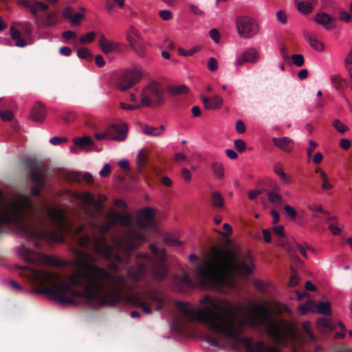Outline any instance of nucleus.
Wrapping results in <instances>:
<instances>
[{
  "label": "nucleus",
  "instance_id": "nucleus-35",
  "mask_svg": "<svg viewBox=\"0 0 352 352\" xmlns=\"http://www.w3.org/2000/svg\"><path fill=\"white\" fill-rule=\"evenodd\" d=\"M188 88L185 85L178 86H170L168 87V91L173 96H177L184 93H187Z\"/></svg>",
  "mask_w": 352,
  "mask_h": 352
},
{
  "label": "nucleus",
  "instance_id": "nucleus-54",
  "mask_svg": "<svg viewBox=\"0 0 352 352\" xmlns=\"http://www.w3.org/2000/svg\"><path fill=\"white\" fill-rule=\"evenodd\" d=\"M307 208L313 212H318L321 214H327V210H324L322 205H308Z\"/></svg>",
  "mask_w": 352,
  "mask_h": 352
},
{
  "label": "nucleus",
  "instance_id": "nucleus-20",
  "mask_svg": "<svg viewBox=\"0 0 352 352\" xmlns=\"http://www.w3.org/2000/svg\"><path fill=\"white\" fill-rule=\"evenodd\" d=\"M272 142L276 146L285 152H290L294 148V141L287 137L274 138Z\"/></svg>",
  "mask_w": 352,
  "mask_h": 352
},
{
  "label": "nucleus",
  "instance_id": "nucleus-2",
  "mask_svg": "<svg viewBox=\"0 0 352 352\" xmlns=\"http://www.w3.org/2000/svg\"><path fill=\"white\" fill-rule=\"evenodd\" d=\"M199 303L201 305L195 309L184 302H175V306L185 316L186 320H175L178 331H182L187 322L197 321L206 325L211 331L230 340L234 347L243 345L247 352H280L278 345H286L298 337V328L294 322L283 319L280 322V327L272 321L270 311L265 307L256 305L254 323L265 327L275 345H267L263 341L253 344L251 338L241 336L245 324L236 319L237 310L234 305L228 300L214 298L208 294L204 296Z\"/></svg>",
  "mask_w": 352,
  "mask_h": 352
},
{
  "label": "nucleus",
  "instance_id": "nucleus-49",
  "mask_svg": "<svg viewBox=\"0 0 352 352\" xmlns=\"http://www.w3.org/2000/svg\"><path fill=\"white\" fill-rule=\"evenodd\" d=\"M14 117L13 113L11 111H0V118L4 122L10 121Z\"/></svg>",
  "mask_w": 352,
  "mask_h": 352
},
{
  "label": "nucleus",
  "instance_id": "nucleus-19",
  "mask_svg": "<svg viewBox=\"0 0 352 352\" xmlns=\"http://www.w3.org/2000/svg\"><path fill=\"white\" fill-rule=\"evenodd\" d=\"M314 21L325 30H330L335 27L333 23L336 19L324 12H320L315 15Z\"/></svg>",
  "mask_w": 352,
  "mask_h": 352
},
{
  "label": "nucleus",
  "instance_id": "nucleus-24",
  "mask_svg": "<svg viewBox=\"0 0 352 352\" xmlns=\"http://www.w3.org/2000/svg\"><path fill=\"white\" fill-rule=\"evenodd\" d=\"M73 142L75 146L85 150L89 149L94 145V140L87 135H85L81 138H74L73 139Z\"/></svg>",
  "mask_w": 352,
  "mask_h": 352
},
{
  "label": "nucleus",
  "instance_id": "nucleus-13",
  "mask_svg": "<svg viewBox=\"0 0 352 352\" xmlns=\"http://www.w3.org/2000/svg\"><path fill=\"white\" fill-rule=\"evenodd\" d=\"M142 78L141 72L136 69H128L120 77L116 87L120 91H125L138 83Z\"/></svg>",
  "mask_w": 352,
  "mask_h": 352
},
{
  "label": "nucleus",
  "instance_id": "nucleus-11",
  "mask_svg": "<svg viewBox=\"0 0 352 352\" xmlns=\"http://www.w3.org/2000/svg\"><path fill=\"white\" fill-rule=\"evenodd\" d=\"M18 252L19 256L30 264L44 263L51 266L59 265V261L54 256L33 252L24 246H21Z\"/></svg>",
  "mask_w": 352,
  "mask_h": 352
},
{
  "label": "nucleus",
  "instance_id": "nucleus-26",
  "mask_svg": "<svg viewBox=\"0 0 352 352\" xmlns=\"http://www.w3.org/2000/svg\"><path fill=\"white\" fill-rule=\"evenodd\" d=\"M131 47L134 52L140 57H144L146 56V47L144 42L139 38L129 43Z\"/></svg>",
  "mask_w": 352,
  "mask_h": 352
},
{
  "label": "nucleus",
  "instance_id": "nucleus-48",
  "mask_svg": "<svg viewBox=\"0 0 352 352\" xmlns=\"http://www.w3.org/2000/svg\"><path fill=\"white\" fill-rule=\"evenodd\" d=\"M96 34L94 32H88L87 34L82 36L80 38V42L81 43H88L93 41L95 38Z\"/></svg>",
  "mask_w": 352,
  "mask_h": 352
},
{
  "label": "nucleus",
  "instance_id": "nucleus-43",
  "mask_svg": "<svg viewBox=\"0 0 352 352\" xmlns=\"http://www.w3.org/2000/svg\"><path fill=\"white\" fill-rule=\"evenodd\" d=\"M292 63L296 67H302L305 64L304 56L302 54H295L291 56Z\"/></svg>",
  "mask_w": 352,
  "mask_h": 352
},
{
  "label": "nucleus",
  "instance_id": "nucleus-12",
  "mask_svg": "<svg viewBox=\"0 0 352 352\" xmlns=\"http://www.w3.org/2000/svg\"><path fill=\"white\" fill-rule=\"evenodd\" d=\"M236 24L239 34L245 38L255 36L259 31L258 23L248 16H240L236 18Z\"/></svg>",
  "mask_w": 352,
  "mask_h": 352
},
{
  "label": "nucleus",
  "instance_id": "nucleus-14",
  "mask_svg": "<svg viewBox=\"0 0 352 352\" xmlns=\"http://www.w3.org/2000/svg\"><path fill=\"white\" fill-rule=\"evenodd\" d=\"M298 309L302 315L306 314L308 311H317L325 316L331 314V304L328 301L320 302L316 305L314 300H308L304 304L300 305Z\"/></svg>",
  "mask_w": 352,
  "mask_h": 352
},
{
  "label": "nucleus",
  "instance_id": "nucleus-3",
  "mask_svg": "<svg viewBox=\"0 0 352 352\" xmlns=\"http://www.w3.org/2000/svg\"><path fill=\"white\" fill-rule=\"evenodd\" d=\"M34 212V206L27 195H19L3 204V197L0 190V234L3 232V226H13L24 234L29 241L39 248L44 243L54 241L62 243L65 232L66 212L64 208L47 207V216L53 229H47L42 220L43 228L38 229L27 223V219Z\"/></svg>",
  "mask_w": 352,
  "mask_h": 352
},
{
  "label": "nucleus",
  "instance_id": "nucleus-17",
  "mask_svg": "<svg viewBox=\"0 0 352 352\" xmlns=\"http://www.w3.org/2000/svg\"><path fill=\"white\" fill-rule=\"evenodd\" d=\"M259 58L258 52L254 47H250L237 58L236 65H242L246 63H255Z\"/></svg>",
  "mask_w": 352,
  "mask_h": 352
},
{
  "label": "nucleus",
  "instance_id": "nucleus-21",
  "mask_svg": "<svg viewBox=\"0 0 352 352\" xmlns=\"http://www.w3.org/2000/svg\"><path fill=\"white\" fill-rule=\"evenodd\" d=\"M45 114V107L40 103H36L32 109L30 118L34 122H41L44 120Z\"/></svg>",
  "mask_w": 352,
  "mask_h": 352
},
{
  "label": "nucleus",
  "instance_id": "nucleus-42",
  "mask_svg": "<svg viewBox=\"0 0 352 352\" xmlns=\"http://www.w3.org/2000/svg\"><path fill=\"white\" fill-rule=\"evenodd\" d=\"M126 38L129 43H131L135 40L140 38L138 30L133 27L131 26L126 33Z\"/></svg>",
  "mask_w": 352,
  "mask_h": 352
},
{
  "label": "nucleus",
  "instance_id": "nucleus-44",
  "mask_svg": "<svg viewBox=\"0 0 352 352\" xmlns=\"http://www.w3.org/2000/svg\"><path fill=\"white\" fill-rule=\"evenodd\" d=\"M302 328L308 336L311 342L316 340V337L311 331V324L309 321H305L302 323Z\"/></svg>",
  "mask_w": 352,
  "mask_h": 352
},
{
  "label": "nucleus",
  "instance_id": "nucleus-16",
  "mask_svg": "<svg viewBox=\"0 0 352 352\" xmlns=\"http://www.w3.org/2000/svg\"><path fill=\"white\" fill-rule=\"evenodd\" d=\"M107 131L109 139L123 141L126 137L127 126L124 124H111L107 129Z\"/></svg>",
  "mask_w": 352,
  "mask_h": 352
},
{
  "label": "nucleus",
  "instance_id": "nucleus-38",
  "mask_svg": "<svg viewBox=\"0 0 352 352\" xmlns=\"http://www.w3.org/2000/svg\"><path fill=\"white\" fill-rule=\"evenodd\" d=\"M177 278L178 281L186 287H192L194 286L193 281L186 272H184L182 276H178Z\"/></svg>",
  "mask_w": 352,
  "mask_h": 352
},
{
  "label": "nucleus",
  "instance_id": "nucleus-9",
  "mask_svg": "<svg viewBox=\"0 0 352 352\" xmlns=\"http://www.w3.org/2000/svg\"><path fill=\"white\" fill-rule=\"evenodd\" d=\"M146 241L145 235L140 231L130 229L124 232V239H115L114 244L120 249H124L129 254L139 245Z\"/></svg>",
  "mask_w": 352,
  "mask_h": 352
},
{
  "label": "nucleus",
  "instance_id": "nucleus-39",
  "mask_svg": "<svg viewBox=\"0 0 352 352\" xmlns=\"http://www.w3.org/2000/svg\"><path fill=\"white\" fill-rule=\"evenodd\" d=\"M223 103V98L219 96H214L210 98L209 110L220 109Z\"/></svg>",
  "mask_w": 352,
  "mask_h": 352
},
{
  "label": "nucleus",
  "instance_id": "nucleus-6",
  "mask_svg": "<svg viewBox=\"0 0 352 352\" xmlns=\"http://www.w3.org/2000/svg\"><path fill=\"white\" fill-rule=\"evenodd\" d=\"M150 250L153 256L148 253H138L137 258L144 260L146 263L138 262L136 265L130 267L128 275L134 281L142 280L148 272L147 263L151 265V274L155 280H162L166 278L168 268L166 265V252L165 249L160 250L155 245H151Z\"/></svg>",
  "mask_w": 352,
  "mask_h": 352
},
{
  "label": "nucleus",
  "instance_id": "nucleus-33",
  "mask_svg": "<svg viewBox=\"0 0 352 352\" xmlns=\"http://www.w3.org/2000/svg\"><path fill=\"white\" fill-rule=\"evenodd\" d=\"M211 199L213 207L223 208L224 206V199L219 192H213L211 195Z\"/></svg>",
  "mask_w": 352,
  "mask_h": 352
},
{
  "label": "nucleus",
  "instance_id": "nucleus-23",
  "mask_svg": "<svg viewBox=\"0 0 352 352\" xmlns=\"http://www.w3.org/2000/svg\"><path fill=\"white\" fill-rule=\"evenodd\" d=\"M303 36L309 42L310 46L316 51L322 52L324 50V44L309 32H303Z\"/></svg>",
  "mask_w": 352,
  "mask_h": 352
},
{
  "label": "nucleus",
  "instance_id": "nucleus-61",
  "mask_svg": "<svg viewBox=\"0 0 352 352\" xmlns=\"http://www.w3.org/2000/svg\"><path fill=\"white\" fill-rule=\"evenodd\" d=\"M309 146L307 148V156L310 157L312 155L314 150L318 146V143L314 140H309Z\"/></svg>",
  "mask_w": 352,
  "mask_h": 352
},
{
  "label": "nucleus",
  "instance_id": "nucleus-60",
  "mask_svg": "<svg viewBox=\"0 0 352 352\" xmlns=\"http://www.w3.org/2000/svg\"><path fill=\"white\" fill-rule=\"evenodd\" d=\"M277 20L283 24L287 23V17L285 12L283 10H279L276 12Z\"/></svg>",
  "mask_w": 352,
  "mask_h": 352
},
{
  "label": "nucleus",
  "instance_id": "nucleus-7",
  "mask_svg": "<svg viewBox=\"0 0 352 352\" xmlns=\"http://www.w3.org/2000/svg\"><path fill=\"white\" fill-rule=\"evenodd\" d=\"M25 166L30 176L31 182L34 184L30 189V193L34 197H38L41 189L45 185L46 168L41 162L36 160H27Z\"/></svg>",
  "mask_w": 352,
  "mask_h": 352
},
{
  "label": "nucleus",
  "instance_id": "nucleus-28",
  "mask_svg": "<svg viewBox=\"0 0 352 352\" xmlns=\"http://www.w3.org/2000/svg\"><path fill=\"white\" fill-rule=\"evenodd\" d=\"M316 173L320 175V177L322 180L321 188L323 190L327 191L332 189L333 186L329 180L327 173L321 168H318L316 169Z\"/></svg>",
  "mask_w": 352,
  "mask_h": 352
},
{
  "label": "nucleus",
  "instance_id": "nucleus-64",
  "mask_svg": "<svg viewBox=\"0 0 352 352\" xmlns=\"http://www.w3.org/2000/svg\"><path fill=\"white\" fill-rule=\"evenodd\" d=\"M236 131L239 133H243L245 132V125L242 120H237L236 122Z\"/></svg>",
  "mask_w": 352,
  "mask_h": 352
},
{
  "label": "nucleus",
  "instance_id": "nucleus-50",
  "mask_svg": "<svg viewBox=\"0 0 352 352\" xmlns=\"http://www.w3.org/2000/svg\"><path fill=\"white\" fill-rule=\"evenodd\" d=\"M235 148L239 152H243L246 148V143L240 139L236 140L234 142Z\"/></svg>",
  "mask_w": 352,
  "mask_h": 352
},
{
  "label": "nucleus",
  "instance_id": "nucleus-4",
  "mask_svg": "<svg viewBox=\"0 0 352 352\" xmlns=\"http://www.w3.org/2000/svg\"><path fill=\"white\" fill-rule=\"evenodd\" d=\"M212 258L197 268V276L201 287L218 289L232 285L235 277L248 278L253 272V259L250 252L212 248Z\"/></svg>",
  "mask_w": 352,
  "mask_h": 352
},
{
  "label": "nucleus",
  "instance_id": "nucleus-5",
  "mask_svg": "<svg viewBox=\"0 0 352 352\" xmlns=\"http://www.w3.org/2000/svg\"><path fill=\"white\" fill-rule=\"evenodd\" d=\"M112 226L113 224H111V221L109 219L107 223L98 226V235L93 237L88 234L80 236L78 239L77 243L80 248L91 250L96 254L102 256L110 261V268L117 272L119 270L117 263L128 264L129 257L127 255V257L124 259L121 255L115 252L114 248L108 243L106 235Z\"/></svg>",
  "mask_w": 352,
  "mask_h": 352
},
{
  "label": "nucleus",
  "instance_id": "nucleus-59",
  "mask_svg": "<svg viewBox=\"0 0 352 352\" xmlns=\"http://www.w3.org/2000/svg\"><path fill=\"white\" fill-rule=\"evenodd\" d=\"M160 16L164 21H168L172 19L173 14L170 11L168 10H161L159 12Z\"/></svg>",
  "mask_w": 352,
  "mask_h": 352
},
{
  "label": "nucleus",
  "instance_id": "nucleus-62",
  "mask_svg": "<svg viewBox=\"0 0 352 352\" xmlns=\"http://www.w3.org/2000/svg\"><path fill=\"white\" fill-rule=\"evenodd\" d=\"M345 65L347 70L351 72L352 70V47L345 59Z\"/></svg>",
  "mask_w": 352,
  "mask_h": 352
},
{
  "label": "nucleus",
  "instance_id": "nucleus-46",
  "mask_svg": "<svg viewBox=\"0 0 352 352\" xmlns=\"http://www.w3.org/2000/svg\"><path fill=\"white\" fill-rule=\"evenodd\" d=\"M205 340L208 344L218 348L222 346V344L221 343L219 339L214 336L208 335L206 337Z\"/></svg>",
  "mask_w": 352,
  "mask_h": 352
},
{
  "label": "nucleus",
  "instance_id": "nucleus-29",
  "mask_svg": "<svg viewBox=\"0 0 352 352\" xmlns=\"http://www.w3.org/2000/svg\"><path fill=\"white\" fill-rule=\"evenodd\" d=\"M331 82L333 86L338 90H343L347 86L346 80L341 78L340 75L332 76L331 77Z\"/></svg>",
  "mask_w": 352,
  "mask_h": 352
},
{
  "label": "nucleus",
  "instance_id": "nucleus-55",
  "mask_svg": "<svg viewBox=\"0 0 352 352\" xmlns=\"http://www.w3.org/2000/svg\"><path fill=\"white\" fill-rule=\"evenodd\" d=\"M284 210L291 219H294L296 217L297 212L291 206L285 205L284 206Z\"/></svg>",
  "mask_w": 352,
  "mask_h": 352
},
{
  "label": "nucleus",
  "instance_id": "nucleus-25",
  "mask_svg": "<svg viewBox=\"0 0 352 352\" xmlns=\"http://www.w3.org/2000/svg\"><path fill=\"white\" fill-rule=\"evenodd\" d=\"M66 193L67 195H73L76 199L81 200L86 204H91L94 203L95 201L94 196L89 192L78 193V192H73L69 190H67Z\"/></svg>",
  "mask_w": 352,
  "mask_h": 352
},
{
  "label": "nucleus",
  "instance_id": "nucleus-1",
  "mask_svg": "<svg viewBox=\"0 0 352 352\" xmlns=\"http://www.w3.org/2000/svg\"><path fill=\"white\" fill-rule=\"evenodd\" d=\"M74 254V265L80 270L69 275L67 282L61 280L56 273L29 267H21V276L39 286L36 293L47 295L61 305H77V298L99 306L120 302L123 292L131 288L126 278L94 264L96 257L84 250H75Z\"/></svg>",
  "mask_w": 352,
  "mask_h": 352
},
{
  "label": "nucleus",
  "instance_id": "nucleus-58",
  "mask_svg": "<svg viewBox=\"0 0 352 352\" xmlns=\"http://www.w3.org/2000/svg\"><path fill=\"white\" fill-rule=\"evenodd\" d=\"M280 53L284 61H289L291 56L287 53V48L285 45H282L280 48Z\"/></svg>",
  "mask_w": 352,
  "mask_h": 352
},
{
  "label": "nucleus",
  "instance_id": "nucleus-53",
  "mask_svg": "<svg viewBox=\"0 0 352 352\" xmlns=\"http://www.w3.org/2000/svg\"><path fill=\"white\" fill-rule=\"evenodd\" d=\"M67 142V138L64 137H53L50 140V142L52 145H59Z\"/></svg>",
  "mask_w": 352,
  "mask_h": 352
},
{
  "label": "nucleus",
  "instance_id": "nucleus-36",
  "mask_svg": "<svg viewBox=\"0 0 352 352\" xmlns=\"http://www.w3.org/2000/svg\"><path fill=\"white\" fill-rule=\"evenodd\" d=\"M142 218L147 221L151 225H154L155 213L151 208H145L141 212Z\"/></svg>",
  "mask_w": 352,
  "mask_h": 352
},
{
  "label": "nucleus",
  "instance_id": "nucleus-52",
  "mask_svg": "<svg viewBox=\"0 0 352 352\" xmlns=\"http://www.w3.org/2000/svg\"><path fill=\"white\" fill-rule=\"evenodd\" d=\"M85 19V15L83 14L77 12L73 14L71 19H69L71 23L73 24H78L81 20Z\"/></svg>",
  "mask_w": 352,
  "mask_h": 352
},
{
  "label": "nucleus",
  "instance_id": "nucleus-18",
  "mask_svg": "<svg viewBox=\"0 0 352 352\" xmlns=\"http://www.w3.org/2000/svg\"><path fill=\"white\" fill-rule=\"evenodd\" d=\"M107 217L111 221V224H113V226L118 224L122 227H131L132 223V219L128 214H122L110 212L108 213Z\"/></svg>",
  "mask_w": 352,
  "mask_h": 352
},
{
  "label": "nucleus",
  "instance_id": "nucleus-32",
  "mask_svg": "<svg viewBox=\"0 0 352 352\" xmlns=\"http://www.w3.org/2000/svg\"><path fill=\"white\" fill-rule=\"evenodd\" d=\"M211 168L216 178L222 179L224 177V168L221 163L217 162H212L211 164Z\"/></svg>",
  "mask_w": 352,
  "mask_h": 352
},
{
  "label": "nucleus",
  "instance_id": "nucleus-10",
  "mask_svg": "<svg viewBox=\"0 0 352 352\" xmlns=\"http://www.w3.org/2000/svg\"><path fill=\"white\" fill-rule=\"evenodd\" d=\"M130 302L135 307H140L142 311L148 314H152V310L149 307L151 302H156L155 309L160 310L163 307V299L151 291L147 292L144 296L140 294H133L130 297Z\"/></svg>",
  "mask_w": 352,
  "mask_h": 352
},
{
  "label": "nucleus",
  "instance_id": "nucleus-15",
  "mask_svg": "<svg viewBox=\"0 0 352 352\" xmlns=\"http://www.w3.org/2000/svg\"><path fill=\"white\" fill-rule=\"evenodd\" d=\"M20 3L24 7L30 9L31 14L34 18L36 24H39L40 23V18L37 14L38 11H46L49 8L47 4L41 1H34L31 2L28 0H21Z\"/></svg>",
  "mask_w": 352,
  "mask_h": 352
},
{
  "label": "nucleus",
  "instance_id": "nucleus-63",
  "mask_svg": "<svg viewBox=\"0 0 352 352\" xmlns=\"http://www.w3.org/2000/svg\"><path fill=\"white\" fill-rule=\"evenodd\" d=\"M69 179L72 182H80L82 179V175L80 173H72L69 176Z\"/></svg>",
  "mask_w": 352,
  "mask_h": 352
},
{
  "label": "nucleus",
  "instance_id": "nucleus-8",
  "mask_svg": "<svg viewBox=\"0 0 352 352\" xmlns=\"http://www.w3.org/2000/svg\"><path fill=\"white\" fill-rule=\"evenodd\" d=\"M165 91L163 86L155 81L150 82L142 91L141 103L145 107L162 105Z\"/></svg>",
  "mask_w": 352,
  "mask_h": 352
},
{
  "label": "nucleus",
  "instance_id": "nucleus-40",
  "mask_svg": "<svg viewBox=\"0 0 352 352\" xmlns=\"http://www.w3.org/2000/svg\"><path fill=\"white\" fill-rule=\"evenodd\" d=\"M77 55L80 58L85 59L87 61H91L93 59V55L89 50L85 47H81L78 50Z\"/></svg>",
  "mask_w": 352,
  "mask_h": 352
},
{
  "label": "nucleus",
  "instance_id": "nucleus-22",
  "mask_svg": "<svg viewBox=\"0 0 352 352\" xmlns=\"http://www.w3.org/2000/svg\"><path fill=\"white\" fill-rule=\"evenodd\" d=\"M98 45L104 54H109L114 52L118 47L116 43L107 40L104 35H101Z\"/></svg>",
  "mask_w": 352,
  "mask_h": 352
},
{
  "label": "nucleus",
  "instance_id": "nucleus-51",
  "mask_svg": "<svg viewBox=\"0 0 352 352\" xmlns=\"http://www.w3.org/2000/svg\"><path fill=\"white\" fill-rule=\"evenodd\" d=\"M137 223L139 228L144 230H148L151 226H153V225L147 222V221L144 220L142 217H138Z\"/></svg>",
  "mask_w": 352,
  "mask_h": 352
},
{
  "label": "nucleus",
  "instance_id": "nucleus-47",
  "mask_svg": "<svg viewBox=\"0 0 352 352\" xmlns=\"http://www.w3.org/2000/svg\"><path fill=\"white\" fill-rule=\"evenodd\" d=\"M199 50H200L199 47L195 46L188 50H185L182 48H179L178 52L180 55H182L184 56H190L193 55L195 53L197 52L198 51H199Z\"/></svg>",
  "mask_w": 352,
  "mask_h": 352
},
{
  "label": "nucleus",
  "instance_id": "nucleus-56",
  "mask_svg": "<svg viewBox=\"0 0 352 352\" xmlns=\"http://www.w3.org/2000/svg\"><path fill=\"white\" fill-rule=\"evenodd\" d=\"M208 69L212 72H215L218 69V62L214 58H210L208 63Z\"/></svg>",
  "mask_w": 352,
  "mask_h": 352
},
{
  "label": "nucleus",
  "instance_id": "nucleus-45",
  "mask_svg": "<svg viewBox=\"0 0 352 352\" xmlns=\"http://www.w3.org/2000/svg\"><path fill=\"white\" fill-rule=\"evenodd\" d=\"M333 126L339 133H344L349 130V128L341 122L339 120L333 121Z\"/></svg>",
  "mask_w": 352,
  "mask_h": 352
},
{
  "label": "nucleus",
  "instance_id": "nucleus-30",
  "mask_svg": "<svg viewBox=\"0 0 352 352\" xmlns=\"http://www.w3.org/2000/svg\"><path fill=\"white\" fill-rule=\"evenodd\" d=\"M297 10L302 14H308L313 10V5L309 1H298L296 3Z\"/></svg>",
  "mask_w": 352,
  "mask_h": 352
},
{
  "label": "nucleus",
  "instance_id": "nucleus-27",
  "mask_svg": "<svg viewBox=\"0 0 352 352\" xmlns=\"http://www.w3.org/2000/svg\"><path fill=\"white\" fill-rule=\"evenodd\" d=\"M10 32L12 39L15 41L16 46L23 47L27 45L26 41L21 37L20 31L16 28L11 27Z\"/></svg>",
  "mask_w": 352,
  "mask_h": 352
},
{
  "label": "nucleus",
  "instance_id": "nucleus-31",
  "mask_svg": "<svg viewBox=\"0 0 352 352\" xmlns=\"http://www.w3.org/2000/svg\"><path fill=\"white\" fill-rule=\"evenodd\" d=\"M57 23V18L55 13L49 12L46 14L45 19L41 21L37 25H40L41 23L46 27H51L56 25Z\"/></svg>",
  "mask_w": 352,
  "mask_h": 352
},
{
  "label": "nucleus",
  "instance_id": "nucleus-57",
  "mask_svg": "<svg viewBox=\"0 0 352 352\" xmlns=\"http://www.w3.org/2000/svg\"><path fill=\"white\" fill-rule=\"evenodd\" d=\"M210 38L216 43H218L220 41V34L217 29H212L209 32Z\"/></svg>",
  "mask_w": 352,
  "mask_h": 352
},
{
  "label": "nucleus",
  "instance_id": "nucleus-34",
  "mask_svg": "<svg viewBox=\"0 0 352 352\" xmlns=\"http://www.w3.org/2000/svg\"><path fill=\"white\" fill-rule=\"evenodd\" d=\"M164 130V125H161L159 127H155L152 126H146L144 129V133L147 135L151 136H159Z\"/></svg>",
  "mask_w": 352,
  "mask_h": 352
},
{
  "label": "nucleus",
  "instance_id": "nucleus-37",
  "mask_svg": "<svg viewBox=\"0 0 352 352\" xmlns=\"http://www.w3.org/2000/svg\"><path fill=\"white\" fill-rule=\"evenodd\" d=\"M146 161V155L143 151H141L137 157V168L139 173H142Z\"/></svg>",
  "mask_w": 352,
  "mask_h": 352
},
{
  "label": "nucleus",
  "instance_id": "nucleus-41",
  "mask_svg": "<svg viewBox=\"0 0 352 352\" xmlns=\"http://www.w3.org/2000/svg\"><path fill=\"white\" fill-rule=\"evenodd\" d=\"M268 200L272 204H282L283 203V197L278 193L270 191L267 192Z\"/></svg>",
  "mask_w": 352,
  "mask_h": 352
}]
</instances>
